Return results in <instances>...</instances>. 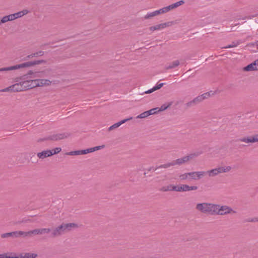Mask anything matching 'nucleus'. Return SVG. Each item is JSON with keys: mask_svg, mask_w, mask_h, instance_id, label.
<instances>
[{"mask_svg": "<svg viewBox=\"0 0 258 258\" xmlns=\"http://www.w3.org/2000/svg\"><path fill=\"white\" fill-rule=\"evenodd\" d=\"M102 147V146H95L94 147L90 148L89 149H85V150H78V151L71 152H69L68 154L70 155L87 154L92 153L94 151L99 150L101 149Z\"/></svg>", "mask_w": 258, "mask_h": 258, "instance_id": "nucleus-6", "label": "nucleus"}, {"mask_svg": "<svg viewBox=\"0 0 258 258\" xmlns=\"http://www.w3.org/2000/svg\"><path fill=\"white\" fill-rule=\"evenodd\" d=\"M248 46H254L256 45L257 46V49L258 48V41L255 42L254 43H250L247 45Z\"/></svg>", "mask_w": 258, "mask_h": 258, "instance_id": "nucleus-47", "label": "nucleus"}, {"mask_svg": "<svg viewBox=\"0 0 258 258\" xmlns=\"http://www.w3.org/2000/svg\"><path fill=\"white\" fill-rule=\"evenodd\" d=\"M195 105H196V104L193 100H192L185 104V106L186 109L189 108H190L193 106H195Z\"/></svg>", "mask_w": 258, "mask_h": 258, "instance_id": "nucleus-32", "label": "nucleus"}, {"mask_svg": "<svg viewBox=\"0 0 258 258\" xmlns=\"http://www.w3.org/2000/svg\"><path fill=\"white\" fill-rule=\"evenodd\" d=\"M215 204L209 203L198 204L196 209L203 213L214 215Z\"/></svg>", "mask_w": 258, "mask_h": 258, "instance_id": "nucleus-4", "label": "nucleus"}, {"mask_svg": "<svg viewBox=\"0 0 258 258\" xmlns=\"http://www.w3.org/2000/svg\"><path fill=\"white\" fill-rule=\"evenodd\" d=\"M210 96V92H206L204 94H203L201 95H199L196 98H195L193 100L195 102L196 105L198 104L199 103L202 102L204 99L208 98Z\"/></svg>", "mask_w": 258, "mask_h": 258, "instance_id": "nucleus-13", "label": "nucleus"}, {"mask_svg": "<svg viewBox=\"0 0 258 258\" xmlns=\"http://www.w3.org/2000/svg\"><path fill=\"white\" fill-rule=\"evenodd\" d=\"M172 104V102H170L168 105L165 104H163L160 107H158L157 111H162L166 110L167 108L169 107Z\"/></svg>", "mask_w": 258, "mask_h": 258, "instance_id": "nucleus-30", "label": "nucleus"}, {"mask_svg": "<svg viewBox=\"0 0 258 258\" xmlns=\"http://www.w3.org/2000/svg\"><path fill=\"white\" fill-rule=\"evenodd\" d=\"M154 15H155V16H157V15H160L159 10H156V11H154Z\"/></svg>", "mask_w": 258, "mask_h": 258, "instance_id": "nucleus-48", "label": "nucleus"}, {"mask_svg": "<svg viewBox=\"0 0 258 258\" xmlns=\"http://www.w3.org/2000/svg\"><path fill=\"white\" fill-rule=\"evenodd\" d=\"M179 61L178 60H175L171 62L169 66L166 67V70L174 69L179 65Z\"/></svg>", "mask_w": 258, "mask_h": 258, "instance_id": "nucleus-24", "label": "nucleus"}, {"mask_svg": "<svg viewBox=\"0 0 258 258\" xmlns=\"http://www.w3.org/2000/svg\"><path fill=\"white\" fill-rule=\"evenodd\" d=\"M163 85H164V83H163L159 84L157 85L154 87L153 88L149 89L148 91H146V92H144V93H146V94L151 93L156 90L160 89L161 88H162L163 87ZM143 94H144V93Z\"/></svg>", "mask_w": 258, "mask_h": 258, "instance_id": "nucleus-22", "label": "nucleus"}, {"mask_svg": "<svg viewBox=\"0 0 258 258\" xmlns=\"http://www.w3.org/2000/svg\"><path fill=\"white\" fill-rule=\"evenodd\" d=\"M158 109V107H156V108H153V109H151L148 110V111L150 112V115H152V114H154L158 112L159 111H157Z\"/></svg>", "mask_w": 258, "mask_h": 258, "instance_id": "nucleus-36", "label": "nucleus"}, {"mask_svg": "<svg viewBox=\"0 0 258 258\" xmlns=\"http://www.w3.org/2000/svg\"><path fill=\"white\" fill-rule=\"evenodd\" d=\"M11 88H12V86H10L9 87H7V88H6L3 89L2 91H3V92L12 91V89Z\"/></svg>", "mask_w": 258, "mask_h": 258, "instance_id": "nucleus-44", "label": "nucleus"}, {"mask_svg": "<svg viewBox=\"0 0 258 258\" xmlns=\"http://www.w3.org/2000/svg\"><path fill=\"white\" fill-rule=\"evenodd\" d=\"M28 233V236L31 235L32 234L34 235H41V229H35L34 230L30 231L29 232H27Z\"/></svg>", "mask_w": 258, "mask_h": 258, "instance_id": "nucleus-25", "label": "nucleus"}, {"mask_svg": "<svg viewBox=\"0 0 258 258\" xmlns=\"http://www.w3.org/2000/svg\"><path fill=\"white\" fill-rule=\"evenodd\" d=\"M14 14L15 15V18L16 19H17V18H20L18 13H14Z\"/></svg>", "mask_w": 258, "mask_h": 258, "instance_id": "nucleus-51", "label": "nucleus"}, {"mask_svg": "<svg viewBox=\"0 0 258 258\" xmlns=\"http://www.w3.org/2000/svg\"><path fill=\"white\" fill-rule=\"evenodd\" d=\"M2 238H6L8 237H12V232L4 233L1 235Z\"/></svg>", "mask_w": 258, "mask_h": 258, "instance_id": "nucleus-39", "label": "nucleus"}, {"mask_svg": "<svg viewBox=\"0 0 258 258\" xmlns=\"http://www.w3.org/2000/svg\"><path fill=\"white\" fill-rule=\"evenodd\" d=\"M184 3L185 2H184V1L181 0V1H180L179 2H177L175 3L176 4L177 6L178 7L179 6L184 4Z\"/></svg>", "mask_w": 258, "mask_h": 258, "instance_id": "nucleus-46", "label": "nucleus"}, {"mask_svg": "<svg viewBox=\"0 0 258 258\" xmlns=\"http://www.w3.org/2000/svg\"><path fill=\"white\" fill-rule=\"evenodd\" d=\"M236 212L229 206L215 204L214 215H224L229 214H234Z\"/></svg>", "mask_w": 258, "mask_h": 258, "instance_id": "nucleus-3", "label": "nucleus"}, {"mask_svg": "<svg viewBox=\"0 0 258 258\" xmlns=\"http://www.w3.org/2000/svg\"><path fill=\"white\" fill-rule=\"evenodd\" d=\"M61 151L59 147L56 148L54 150H46L38 153L37 156L41 159H44L46 157L51 156L54 154L58 153Z\"/></svg>", "mask_w": 258, "mask_h": 258, "instance_id": "nucleus-7", "label": "nucleus"}, {"mask_svg": "<svg viewBox=\"0 0 258 258\" xmlns=\"http://www.w3.org/2000/svg\"><path fill=\"white\" fill-rule=\"evenodd\" d=\"M8 17L10 18L9 21H13V20H14L16 19L15 18V15L14 14H11V15H8Z\"/></svg>", "mask_w": 258, "mask_h": 258, "instance_id": "nucleus-45", "label": "nucleus"}, {"mask_svg": "<svg viewBox=\"0 0 258 258\" xmlns=\"http://www.w3.org/2000/svg\"><path fill=\"white\" fill-rule=\"evenodd\" d=\"M244 71H257L256 67L255 66V63L254 62L248 64L247 66L245 67L243 69Z\"/></svg>", "mask_w": 258, "mask_h": 258, "instance_id": "nucleus-18", "label": "nucleus"}, {"mask_svg": "<svg viewBox=\"0 0 258 258\" xmlns=\"http://www.w3.org/2000/svg\"><path fill=\"white\" fill-rule=\"evenodd\" d=\"M5 258H12V253L10 255L5 254Z\"/></svg>", "mask_w": 258, "mask_h": 258, "instance_id": "nucleus-50", "label": "nucleus"}, {"mask_svg": "<svg viewBox=\"0 0 258 258\" xmlns=\"http://www.w3.org/2000/svg\"><path fill=\"white\" fill-rule=\"evenodd\" d=\"M217 170H218V174H220V173H223V172H222V169L221 168V166L220 167H218L217 168H216Z\"/></svg>", "mask_w": 258, "mask_h": 258, "instance_id": "nucleus-49", "label": "nucleus"}, {"mask_svg": "<svg viewBox=\"0 0 258 258\" xmlns=\"http://www.w3.org/2000/svg\"><path fill=\"white\" fill-rule=\"evenodd\" d=\"M9 19L10 18L8 17V16H5L1 19V22L5 23L7 22H8L9 21Z\"/></svg>", "mask_w": 258, "mask_h": 258, "instance_id": "nucleus-40", "label": "nucleus"}, {"mask_svg": "<svg viewBox=\"0 0 258 258\" xmlns=\"http://www.w3.org/2000/svg\"><path fill=\"white\" fill-rule=\"evenodd\" d=\"M155 17L154 12L148 13L144 16V19L146 20L151 19V18Z\"/></svg>", "mask_w": 258, "mask_h": 258, "instance_id": "nucleus-35", "label": "nucleus"}, {"mask_svg": "<svg viewBox=\"0 0 258 258\" xmlns=\"http://www.w3.org/2000/svg\"><path fill=\"white\" fill-rule=\"evenodd\" d=\"M239 44V41H237L236 44H234V45H231V44H230V45H228V46H226L224 47V48H232V47H236V46H237Z\"/></svg>", "mask_w": 258, "mask_h": 258, "instance_id": "nucleus-41", "label": "nucleus"}, {"mask_svg": "<svg viewBox=\"0 0 258 258\" xmlns=\"http://www.w3.org/2000/svg\"><path fill=\"white\" fill-rule=\"evenodd\" d=\"M41 234L48 233L50 231V229L48 228L41 229Z\"/></svg>", "mask_w": 258, "mask_h": 258, "instance_id": "nucleus-38", "label": "nucleus"}, {"mask_svg": "<svg viewBox=\"0 0 258 258\" xmlns=\"http://www.w3.org/2000/svg\"><path fill=\"white\" fill-rule=\"evenodd\" d=\"M37 254L33 253H12V258H35Z\"/></svg>", "mask_w": 258, "mask_h": 258, "instance_id": "nucleus-12", "label": "nucleus"}, {"mask_svg": "<svg viewBox=\"0 0 258 258\" xmlns=\"http://www.w3.org/2000/svg\"><path fill=\"white\" fill-rule=\"evenodd\" d=\"M254 62L255 63V66L256 67L257 71L258 70V59L254 61Z\"/></svg>", "mask_w": 258, "mask_h": 258, "instance_id": "nucleus-52", "label": "nucleus"}, {"mask_svg": "<svg viewBox=\"0 0 258 258\" xmlns=\"http://www.w3.org/2000/svg\"><path fill=\"white\" fill-rule=\"evenodd\" d=\"M246 17H244L243 18H242L243 20H244L245 19Z\"/></svg>", "mask_w": 258, "mask_h": 258, "instance_id": "nucleus-58", "label": "nucleus"}, {"mask_svg": "<svg viewBox=\"0 0 258 258\" xmlns=\"http://www.w3.org/2000/svg\"><path fill=\"white\" fill-rule=\"evenodd\" d=\"M13 237H19L20 236L26 237L28 236V233L23 231H15L12 232Z\"/></svg>", "mask_w": 258, "mask_h": 258, "instance_id": "nucleus-20", "label": "nucleus"}, {"mask_svg": "<svg viewBox=\"0 0 258 258\" xmlns=\"http://www.w3.org/2000/svg\"><path fill=\"white\" fill-rule=\"evenodd\" d=\"M251 222H257L258 221V217L254 218L251 220Z\"/></svg>", "mask_w": 258, "mask_h": 258, "instance_id": "nucleus-53", "label": "nucleus"}, {"mask_svg": "<svg viewBox=\"0 0 258 258\" xmlns=\"http://www.w3.org/2000/svg\"><path fill=\"white\" fill-rule=\"evenodd\" d=\"M176 185L169 184L166 186H163L161 188L160 190L162 191H174Z\"/></svg>", "mask_w": 258, "mask_h": 258, "instance_id": "nucleus-21", "label": "nucleus"}, {"mask_svg": "<svg viewBox=\"0 0 258 258\" xmlns=\"http://www.w3.org/2000/svg\"><path fill=\"white\" fill-rule=\"evenodd\" d=\"M37 82L39 83L38 87H42L44 86H49L51 84V81L47 79H37Z\"/></svg>", "mask_w": 258, "mask_h": 258, "instance_id": "nucleus-17", "label": "nucleus"}, {"mask_svg": "<svg viewBox=\"0 0 258 258\" xmlns=\"http://www.w3.org/2000/svg\"><path fill=\"white\" fill-rule=\"evenodd\" d=\"M61 226H59L54 229L52 232V235L53 236H57L61 235L63 233Z\"/></svg>", "mask_w": 258, "mask_h": 258, "instance_id": "nucleus-19", "label": "nucleus"}, {"mask_svg": "<svg viewBox=\"0 0 258 258\" xmlns=\"http://www.w3.org/2000/svg\"><path fill=\"white\" fill-rule=\"evenodd\" d=\"M28 13V11L27 10H24L22 11H20L18 12V14H19V16L20 18L22 17L24 15L27 14Z\"/></svg>", "mask_w": 258, "mask_h": 258, "instance_id": "nucleus-37", "label": "nucleus"}, {"mask_svg": "<svg viewBox=\"0 0 258 258\" xmlns=\"http://www.w3.org/2000/svg\"><path fill=\"white\" fill-rule=\"evenodd\" d=\"M160 14H164L170 11L168 6L159 9Z\"/></svg>", "mask_w": 258, "mask_h": 258, "instance_id": "nucleus-33", "label": "nucleus"}, {"mask_svg": "<svg viewBox=\"0 0 258 258\" xmlns=\"http://www.w3.org/2000/svg\"><path fill=\"white\" fill-rule=\"evenodd\" d=\"M132 119V117H131L130 118L124 119H123L118 122H116L114 123V124L111 125L108 129V131H111L112 130H113L117 127H118L120 125L122 124L125 123L126 121Z\"/></svg>", "mask_w": 258, "mask_h": 258, "instance_id": "nucleus-15", "label": "nucleus"}, {"mask_svg": "<svg viewBox=\"0 0 258 258\" xmlns=\"http://www.w3.org/2000/svg\"><path fill=\"white\" fill-rule=\"evenodd\" d=\"M12 92H21L24 91L23 86L21 82L19 83H16L14 85H11Z\"/></svg>", "mask_w": 258, "mask_h": 258, "instance_id": "nucleus-16", "label": "nucleus"}, {"mask_svg": "<svg viewBox=\"0 0 258 258\" xmlns=\"http://www.w3.org/2000/svg\"><path fill=\"white\" fill-rule=\"evenodd\" d=\"M3 23V22H1V20H0V25H1Z\"/></svg>", "mask_w": 258, "mask_h": 258, "instance_id": "nucleus-57", "label": "nucleus"}, {"mask_svg": "<svg viewBox=\"0 0 258 258\" xmlns=\"http://www.w3.org/2000/svg\"><path fill=\"white\" fill-rule=\"evenodd\" d=\"M60 226L63 233L78 227V225L74 223H64Z\"/></svg>", "mask_w": 258, "mask_h": 258, "instance_id": "nucleus-11", "label": "nucleus"}, {"mask_svg": "<svg viewBox=\"0 0 258 258\" xmlns=\"http://www.w3.org/2000/svg\"><path fill=\"white\" fill-rule=\"evenodd\" d=\"M33 57H34V56L33 55V53H32L31 54H29V55L26 56L25 57H24L23 58V60H29L30 59L32 58Z\"/></svg>", "mask_w": 258, "mask_h": 258, "instance_id": "nucleus-42", "label": "nucleus"}, {"mask_svg": "<svg viewBox=\"0 0 258 258\" xmlns=\"http://www.w3.org/2000/svg\"><path fill=\"white\" fill-rule=\"evenodd\" d=\"M207 173L209 176H214L218 174V171L216 168L208 171Z\"/></svg>", "mask_w": 258, "mask_h": 258, "instance_id": "nucleus-27", "label": "nucleus"}, {"mask_svg": "<svg viewBox=\"0 0 258 258\" xmlns=\"http://www.w3.org/2000/svg\"><path fill=\"white\" fill-rule=\"evenodd\" d=\"M19 81L20 80H18ZM23 81H21V83L22 84V85L23 86L24 91L26 90L30 89V80H23Z\"/></svg>", "mask_w": 258, "mask_h": 258, "instance_id": "nucleus-23", "label": "nucleus"}, {"mask_svg": "<svg viewBox=\"0 0 258 258\" xmlns=\"http://www.w3.org/2000/svg\"><path fill=\"white\" fill-rule=\"evenodd\" d=\"M236 42H233L231 45H234V44H236Z\"/></svg>", "mask_w": 258, "mask_h": 258, "instance_id": "nucleus-56", "label": "nucleus"}, {"mask_svg": "<svg viewBox=\"0 0 258 258\" xmlns=\"http://www.w3.org/2000/svg\"><path fill=\"white\" fill-rule=\"evenodd\" d=\"M44 54V52L43 51L40 50L38 52H36L33 53V55L34 57H38L39 56H42Z\"/></svg>", "mask_w": 258, "mask_h": 258, "instance_id": "nucleus-34", "label": "nucleus"}, {"mask_svg": "<svg viewBox=\"0 0 258 258\" xmlns=\"http://www.w3.org/2000/svg\"><path fill=\"white\" fill-rule=\"evenodd\" d=\"M255 16H249L248 17H247L248 19H251L252 18L255 17Z\"/></svg>", "mask_w": 258, "mask_h": 258, "instance_id": "nucleus-55", "label": "nucleus"}, {"mask_svg": "<svg viewBox=\"0 0 258 258\" xmlns=\"http://www.w3.org/2000/svg\"><path fill=\"white\" fill-rule=\"evenodd\" d=\"M0 258H5V254H0Z\"/></svg>", "mask_w": 258, "mask_h": 258, "instance_id": "nucleus-54", "label": "nucleus"}, {"mask_svg": "<svg viewBox=\"0 0 258 258\" xmlns=\"http://www.w3.org/2000/svg\"><path fill=\"white\" fill-rule=\"evenodd\" d=\"M205 172L203 171L192 172L181 174L178 176V179L180 181L192 180H198L201 178L204 175Z\"/></svg>", "mask_w": 258, "mask_h": 258, "instance_id": "nucleus-2", "label": "nucleus"}, {"mask_svg": "<svg viewBox=\"0 0 258 258\" xmlns=\"http://www.w3.org/2000/svg\"><path fill=\"white\" fill-rule=\"evenodd\" d=\"M150 115V112L148 111H145L140 115H139L137 118H143L146 117H148Z\"/></svg>", "mask_w": 258, "mask_h": 258, "instance_id": "nucleus-31", "label": "nucleus"}, {"mask_svg": "<svg viewBox=\"0 0 258 258\" xmlns=\"http://www.w3.org/2000/svg\"><path fill=\"white\" fill-rule=\"evenodd\" d=\"M198 189L197 186H189L187 184H179L176 185L174 191L178 192H185L191 190H195Z\"/></svg>", "mask_w": 258, "mask_h": 258, "instance_id": "nucleus-8", "label": "nucleus"}, {"mask_svg": "<svg viewBox=\"0 0 258 258\" xmlns=\"http://www.w3.org/2000/svg\"><path fill=\"white\" fill-rule=\"evenodd\" d=\"M37 76L36 75V73H34L32 71H29L28 73L23 75L22 77L16 79V82H18V80H26L29 79V78H35L37 77Z\"/></svg>", "mask_w": 258, "mask_h": 258, "instance_id": "nucleus-14", "label": "nucleus"}, {"mask_svg": "<svg viewBox=\"0 0 258 258\" xmlns=\"http://www.w3.org/2000/svg\"><path fill=\"white\" fill-rule=\"evenodd\" d=\"M169 8V10L170 11L172 10V9H174L175 8H177L178 7L176 5V3H174V4H171L169 6H168Z\"/></svg>", "mask_w": 258, "mask_h": 258, "instance_id": "nucleus-43", "label": "nucleus"}, {"mask_svg": "<svg viewBox=\"0 0 258 258\" xmlns=\"http://www.w3.org/2000/svg\"><path fill=\"white\" fill-rule=\"evenodd\" d=\"M37 79L35 80H30V88H33L36 87H38V85L39 83H38V82H37Z\"/></svg>", "mask_w": 258, "mask_h": 258, "instance_id": "nucleus-29", "label": "nucleus"}, {"mask_svg": "<svg viewBox=\"0 0 258 258\" xmlns=\"http://www.w3.org/2000/svg\"><path fill=\"white\" fill-rule=\"evenodd\" d=\"M47 61L43 59L27 61L15 66L0 68V72H7L20 69L24 68L30 67L37 64L46 63Z\"/></svg>", "mask_w": 258, "mask_h": 258, "instance_id": "nucleus-1", "label": "nucleus"}, {"mask_svg": "<svg viewBox=\"0 0 258 258\" xmlns=\"http://www.w3.org/2000/svg\"><path fill=\"white\" fill-rule=\"evenodd\" d=\"M70 134L69 133H63L61 134H54L44 138H41L38 139L37 143H41L47 141H57L64 139L69 137Z\"/></svg>", "mask_w": 258, "mask_h": 258, "instance_id": "nucleus-5", "label": "nucleus"}, {"mask_svg": "<svg viewBox=\"0 0 258 258\" xmlns=\"http://www.w3.org/2000/svg\"><path fill=\"white\" fill-rule=\"evenodd\" d=\"M173 24H174L173 21H170V22L158 24L155 26H151V27H149V29L151 31L159 30L165 28L166 27H170Z\"/></svg>", "mask_w": 258, "mask_h": 258, "instance_id": "nucleus-10", "label": "nucleus"}, {"mask_svg": "<svg viewBox=\"0 0 258 258\" xmlns=\"http://www.w3.org/2000/svg\"><path fill=\"white\" fill-rule=\"evenodd\" d=\"M189 158L188 157H185L181 159H178L176 160L175 164H181L188 160Z\"/></svg>", "mask_w": 258, "mask_h": 258, "instance_id": "nucleus-28", "label": "nucleus"}, {"mask_svg": "<svg viewBox=\"0 0 258 258\" xmlns=\"http://www.w3.org/2000/svg\"><path fill=\"white\" fill-rule=\"evenodd\" d=\"M244 142L245 143H253L258 142V134L251 136L244 137L237 139L235 142Z\"/></svg>", "mask_w": 258, "mask_h": 258, "instance_id": "nucleus-9", "label": "nucleus"}, {"mask_svg": "<svg viewBox=\"0 0 258 258\" xmlns=\"http://www.w3.org/2000/svg\"><path fill=\"white\" fill-rule=\"evenodd\" d=\"M221 168L222 169L221 170L223 173L229 172L232 169V167L229 165L222 166H221Z\"/></svg>", "mask_w": 258, "mask_h": 258, "instance_id": "nucleus-26", "label": "nucleus"}]
</instances>
